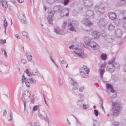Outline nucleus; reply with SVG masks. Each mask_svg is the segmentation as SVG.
Returning a JSON list of instances; mask_svg holds the SVG:
<instances>
[{
	"label": "nucleus",
	"mask_w": 126,
	"mask_h": 126,
	"mask_svg": "<svg viewBox=\"0 0 126 126\" xmlns=\"http://www.w3.org/2000/svg\"><path fill=\"white\" fill-rule=\"evenodd\" d=\"M28 80L31 81L32 83L35 82H36V80L33 79L32 78H29V79Z\"/></svg>",
	"instance_id": "obj_49"
},
{
	"label": "nucleus",
	"mask_w": 126,
	"mask_h": 126,
	"mask_svg": "<svg viewBox=\"0 0 126 126\" xmlns=\"http://www.w3.org/2000/svg\"><path fill=\"white\" fill-rule=\"evenodd\" d=\"M62 63L63 64H65L66 63V62L63 60L62 61Z\"/></svg>",
	"instance_id": "obj_59"
},
{
	"label": "nucleus",
	"mask_w": 126,
	"mask_h": 126,
	"mask_svg": "<svg viewBox=\"0 0 126 126\" xmlns=\"http://www.w3.org/2000/svg\"><path fill=\"white\" fill-rule=\"evenodd\" d=\"M47 1L48 3L52 4L55 1V0H47Z\"/></svg>",
	"instance_id": "obj_40"
},
{
	"label": "nucleus",
	"mask_w": 126,
	"mask_h": 126,
	"mask_svg": "<svg viewBox=\"0 0 126 126\" xmlns=\"http://www.w3.org/2000/svg\"><path fill=\"white\" fill-rule=\"evenodd\" d=\"M73 58L74 59H78L77 57L75 55H73Z\"/></svg>",
	"instance_id": "obj_57"
},
{
	"label": "nucleus",
	"mask_w": 126,
	"mask_h": 126,
	"mask_svg": "<svg viewBox=\"0 0 126 126\" xmlns=\"http://www.w3.org/2000/svg\"><path fill=\"white\" fill-rule=\"evenodd\" d=\"M94 9L96 13L98 15L102 14L105 11L104 6L102 4L100 5L97 4L96 5Z\"/></svg>",
	"instance_id": "obj_3"
},
{
	"label": "nucleus",
	"mask_w": 126,
	"mask_h": 126,
	"mask_svg": "<svg viewBox=\"0 0 126 126\" xmlns=\"http://www.w3.org/2000/svg\"><path fill=\"white\" fill-rule=\"evenodd\" d=\"M54 32L57 34H65L64 32L61 31L60 29L58 27H57L54 29Z\"/></svg>",
	"instance_id": "obj_19"
},
{
	"label": "nucleus",
	"mask_w": 126,
	"mask_h": 126,
	"mask_svg": "<svg viewBox=\"0 0 126 126\" xmlns=\"http://www.w3.org/2000/svg\"><path fill=\"white\" fill-rule=\"evenodd\" d=\"M69 0H63V3L64 5H67L69 2Z\"/></svg>",
	"instance_id": "obj_37"
},
{
	"label": "nucleus",
	"mask_w": 126,
	"mask_h": 126,
	"mask_svg": "<svg viewBox=\"0 0 126 126\" xmlns=\"http://www.w3.org/2000/svg\"><path fill=\"white\" fill-rule=\"evenodd\" d=\"M83 102V100H79L77 102V105L79 106H81L82 104V103Z\"/></svg>",
	"instance_id": "obj_35"
},
{
	"label": "nucleus",
	"mask_w": 126,
	"mask_h": 126,
	"mask_svg": "<svg viewBox=\"0 0 126 126\" xmlns=\"http://www.w3.org/2000/svg\"><path fill=\"white\" fill-rule=\"evenodd\" d=\"M8 24L7 21L6 20V18H4V20L3 21V25L4 26V27L6 28L7 27Z\"/></svg>",
	"instance_id": "obj_36"
},
{
	"label": "nucleus",
	"mask_w": 126,
	"mask_h": 126,
	"mask_svg": "<svg viewBox=\"0 0 126 126\" xmlns=\"http://www.w3.org/2000/svg\"><path fill=\"white\" fill-rule=\"evenodd\" d=\"M84 5L87 7H89L93 4L92 0H82Z\"/></svg>",
	"instance_id": "obj_10"
},
{
	"label": "nucleus",
	"mask_w": 126,
	"mask_h": 126,
	"mask_svg": "<svg viewBox=\"0 0 126 126\" xmlns=\"http://www.w3.org/2000/svg\"><path fill=\"white\" fill-rule=\"evenodd\" d=\"M101 101L102 103L101 104V107L102 108V110H103L104 111H105L104 108V107H103V101L102 100H101Z\"/></svg>",
	"instance_id": "obj_51"
},
{
	"label": "nucleus",
	"mask_w": 126,
	"mask_h": 126,
	"mask_svg": "<svg viewBox=\"0 0 126 126\" xmlns=\"http://www.w3.org/2000/svg\"><path fill=\"white\" fill-rule=\"evenodd\" d=\"M102 60H105L107 58V55L105 54H102L101 56Z\"/></svg>",
	"instance_id": "obj_32"
},
{
	"label": "nucleus",
	"mask_w": 126,
	"mask_h": 126,
	"mask_svg": "<svg viewBox=\"0 0 126 126\" xmlns=\"http://www.w3.org/2000/svg\"><path fill=\"white\" fill-rule=\"evenodd\" d=\"M4 56L5 57H7V54L5 50H4Z\"/></svg>",
	"instance_id": "obj_58"
},
{
	"label": "nucleus",
	"mask_w": 126,
	"mask_h": 126,
	"mask_svg": "<svg viewBox=\"0 0 126 126\" xmlns=\"http://www.w3.org/2000/svg\"><path fill=\"white\" fill-rule=\"evenodd\" d=\"M123 33L121 29H118L115 31V33L117 37H121Z\"/></svg>",
	"instance_id": "obj_18"
},
{
	"label": "nucleus",
	"mask_w": 126,
	"mask_h": 126,
	"mask_svg": "<svg viewBox=\"0 0 126 126\" xmlns=\"http://www.w3.org/2000/svg\"><path fill=\"white\" fill-rule=\"evenodd\" d=\"M79 96L81 98H82L84 97V95L82 94L79 93Z\"/></svg>",
	"instance_id": "obj_53"
},
{
	"label": "nucleus",
	"mask_w": 126,
	"mask_h": 126,
	"mask_svg": "<svg viewBox=\"0 0 126 126\" xmlns=\"http://www.w3.org/2000/svg\"><path fill=\"white\" fill-rule=\"evenodd\" d=\"M20 21L22 23H26L27 20L26 19V18H25L24 19H23L22 18V19H20Z\"/></svg>",
	"instance_id": "obj_44"
},
{
	"label": "nucleus",
	"mask_w": 126,
	"mask_h": 126,
	"mask_svg": "<svg viewBox=\"0 0 126 126\" xmlns=\"http://www.w3.org/2000/svg\"><path fill=\"white\" fill-rule=\"evenodd\" d=\"M120 13L123 15V20L125 22L126 21V12L125 10H121Z\"/></svg>",
	"instance_id": "obj_22"
},
{
	"label": "nucleus",
	"mask_w": 126,
	"mask_h": 126,
	"mask_svg": "<svg viewBox=\"0 0 126 126\" xmlns=\"http://www.w3.org/2000/svg\"><path fill=\"white\" fill-rule=\"evenodd\" d=\"M82 22L83 24L88 26H90L92 25V23L90 20L87 18L83 19L82 21Z\"/></svg>",
	"instance_id": "obj_13"
},
{
	"label": "nucleus",
	"mask_w": 126,
	"mask_h": 126,
	"mask_svg": "<svg viewBox=\"0 0 126 126\" xmlns=\"http://www.w3.org/2000/svg\"><path fill=\"white\" fill-rule=\"evenodd\" d=\"M21 62L25 64L27 63V62L25 59H22L21 60Z\"/></svg>",
	"instance_id": "obj_46"
},
{
	"label": "nucleus",
	"mask_w": 126,
	"mask_h": 126,
	"mask_svg": "<svg viewBox=\"0 0 126 126\" xmlns=\"http://www.w3.org/2000/svg\"><path fill=\"white\" fill-rule=\"evenodd\" d=\"M92 35L94 38H98L100 35L99 33L96 31H93L92 32Z\"/></svg>",
	"instance_id": "obj_20"
},
{
	"label": "nucleus",
	"mask_w": 126,
	"mask_h": 126,
	"mask_svg": "<svg viewBox=\"0 0 126 126\" xmlns=\"http://www.w3.org/2000/svg\"><path fill=\"white\" fill-rule=\"evenodd\" d=\"M54 10L53 11L54 12H57L58 13H60L61 12V10L62 9L61 7L59 5L56 6L54 7Z\"/></svg>",
	"instance_id": "obj_21"
},
{
	"label": "nucleus",
	"mask_w": 126,
	"mask_h": 126,
	"mask_svg": "<svg viewBox=\"0 0 126 126\" xmlns=\"http://www.w3.org/2000/svg\"><path fill=\"white\" fill-rule=\"evenodd\" d=\"M115 28V26L111 23L109 24L108 26V29L110 31H112Z\"/></svg>",
	"instance_id": "obj_25"
},
{
	"label": "nucleus",
	"mask_w": 126,
	"mask_h": 126,
	"mask_svg": "<svg viewBox=\"0 0 126 126\" xmlns=\"http://www.w3.org/2000/svg\"><path fill=\"white\" fill-rule=\"evenodd\" d=\"M124 71L126 72V66H124Z\"/></svg>",
	"instance_id": "obj_63"
},
{
	"label": "nucleus",
	"mask_w": 126,
	"mask_h": 126,
	"mask_svg": "<svg viewBox=\"0 0 126 126\" xmlns=\"http://www.w3.org/2000/svg\"><path fill=\"white\" fill-rule=\"evenodd\" d=\"M119 123L116 121H114L112 124V126H119Z\"/></svg>",
	"instance_id": "obj_38"
},
{
	"label": "nucleus",
	"mask_w": 126,
	"mask_h": 126,
	"mask_svg": "<svg viewBox=\"0 0 126 126\" xmlns=\"http://www.w3.org/2000/svg\"><path fill=\"white\" fill-rule=\"evenodd\" d=\"M84 88L83 86L80 87L79 89V91L80 92H82L84 90Z\"/></svg>",
	"instance_id": "obj_50"
},
{
	"label": "nucleus",
	"mask_w": 126,
	"mask_h": 126,
	"mask_svg": "<svg viewBox=\"0 0 126 126\" xmlns=\"http://www.w3.org/2000/svg\"><path fill=\"white\" fill-rule=\"evenodd\" d=\"M109 17L110 19L113 20L116 18V16L114 13H109Z\"/></svg>",
	"instance_id": "obj_23"
},
{
	"label": "nucleus",
	"mask_w": 126,
	"mask_h": 126,
	"mask_svg": "<svg viewBox=\"0 0 126 126\" xmlns=\"http://www.w3.org/2000/svg\"><path fill=\"white\" fill-rule=\"evenodd\" d=\"M7 114L6 111V110H4L3 113V116H4L5 115Z\"/></svg>",
	"instance_id": "obj_54"
},
{
	"label": "nucleus",
	"mask_w": 126,
	"mask_h": 126,
	"mask_svg": "<svg viewBox=\"0 0 126 126\" xmlns=\"http://www.w3.org/2000/svg\"><path fill=\"white\" fill-rule=\"evenodd\" d=\"M93 124L94 126H100L99 123L96 120L94 121Z\"/></svg>",
	"instance_id": "obj_30"
},
{
	"label": "nucleus",
	"mask_w": 126,
	"mask_h": 126,
	"mask_svg": "<svg viewBox=\"0 0 126 126\" xmlns=\"http://www.w3.org/2000/svg\"><path fill=\"white\" fill-rule=\"evenodd\" d=\"M16 37L18 39H20V37L18 35L16 34L15 35Z\"/></svg>",
	"instance_id": "obj_60"
},
{
	"label": "nucleus",
	"mask_w": 126,
	"mask_h": 126,
	"mask_svg": "<svg viewBox=\"0 0 126 126\" xmlns=\"http://www.w3.org/2000/svg\"><path fill=\"white\" fill-rule=\"evenodd\" d=\"M1 3L3 7L5 8H6L8 6L7 2L6 1H1Z\"/></svg>",
	"instance_id": "obj_29"
},
{
	"label": "nucleus",
	"mask_w": 126,
	"mask_h": 126,
	"mask_svg": "<svg viewBox=\"0 0 126 126\" xmlns=\"http://www.w3.org/2000/svg\"><path fill=\"white\" fill-rule=\"evenodd\" d=\"M70 79L71 84L73 86L72 90L75 93L77 94L78 92V85L77 83L72 78H70Z\"/></svg>",
	"instance_id": "obj_4"
},
{
	"label": "nucleus",
	"mask_w": 126,
	"mask_h": 126,
	"mask_svg": "<svg viewBox=\"0 0 126 126\" xmlns=\"http://www.w3.org/2000/svg\"><path fill=\"white\" fill-rule=\"evenodd\" d=\"M17 0L18 2L20 3H22L24 1V0Z\"/></svg>",
	"instance_id": "obj_55"
},
{
	"label": "nucleus",
	"mask_w": 126,
	"mask_h": 126,
	"mask_svg": "<svg viewBox=\"0 0 126 126\" xmlns=\"http://www.w3.org/2000/svg\"><path fill=\"white\" fill-rule=\"evenodd\" d=\"M2 43L3 44H4V43H6V40L5 39L4 40H2Z\"/></svg>",
	"instance_id": "obj_56"
},
{
	"label": "nucleus",
	"mask_w": 126,
	"mask_h": 126,
	"mask_svg": "<svg viewBox=\"0 0 126 126\" xmlns=\"http://www.w3.org/2000/svg\"><path fill=\"white\" fill-rule=\"evenodd\" d=\"M26 56L28 61H30L32 59V57L31 55L29 54V53L28 52H27L26 53Z\"/></svg>",
	"instance_id": "obj_28"
},
{
	"label": "nucleus",
	"mask_w": 126,
	"mask_h": 126,
	"mask_svg": "<svg viewBox=\"0 0 126 126\" xmlns=\"http://www.w3.org/2000/svg\"><path fill=\"white\" fill-rule=\"evenodd\" d=\"M10 118H12V113L11 112L10 113Z\"/></svg>",
	"instance_id": "obj_64"
},
{
	"label": "nucleus",
	"mask_w": 126,
	"mask_h": 126,
	"mask_svg": "<svg viewBox=\"0 0 126 126\" xmlns=\"http://www.w3.org/2000/svg\"><path fill=\"white\" fill-rule=\"evenodd\" d=\"M80 75L82 77L84 78H87L88 77V75L86 74L85 72H86L85 71H82L81 70H80Z\"/></svg>",
	"instance_id": "obj_24"
},
{
	"label": "nucleus",
	"mask_w": 126,
	"mask_h": 126,
	"mask_svg": "<svg viewBox=\"0 0 126 126\" xmlns=\"http://www.w3.org/2000/svg\"><path fill=\"white\" fill-rule=\"evenodd\" d=\"M68 12V10L66 9H62L60 13V16L61 17H63L64 16H67L69 14L67 12Z\"/></svg>",
	"instance_id": "obj_15"
},
{
	"label": "nucleus",
	"mask_w": 126,
	"mask_h": 126,
	"mask_svg": "<svg viewBox=\"0 0 126 126\" xmlns=\"http://www.w3.org/2000/svg\"><path fill=\"white\" fill-rule=\"evenodd\" d=\"M75 21H72L69 23L68 25V30L71 31L76 32L75 28Z\"/></svg>",
	"instance_id": "obj_7"
},
{
	"label": "nucleus",
	"mask_w": 126,
	"mask_h": 126,
	"mask_svg": "<svg viewBox=\"0 0 126 126\" xmlns=\"http://www.w3.org/2000/svg\"><path fill=\"white\" fill-rule=\"evenodd\" d=\"M69 48L70 49H73L74 51L75 50V48L74 47V45H72L71 46H70L69 47Z\"/></svg>",
	"instance_id": "obj_47"
},
{
	"label": "nucleus",
	"mask_w": 126,
	"mask_h": 126,
	"mask_svg": "<svg viewBox=\"0 0 126 126\" xmlns=\"http://www.w3.org/2000/svg\"><path fill=\"white\" fill-rule=\"evenodd\" d=\"M50 59L52 61V62L53 63H54L55 62V61H54L52 59L51 57L50 56Z\"/></svg>",
	"instance_id": "obj_62"
},
{
	"label": "nucleus",
	"mask_w": 126,
	"mask_h": 126,
	"mask_svg": "<svg viewBox=\"0 0 126 126\" xmlns=\"http://www.w3.org/2000/svg\"><path fill=\"white\" fill-rule=\"evenodd\" d=\"M39 116L41 119H45L44 118L41 114H39Z\"/></svg>",
	"instance_id": "obj_52"
},
{
	"label": "nucleus",
	"mask_w": 126,
	"mask_h": 126,
	"mask_svg": "<svg viewBox=\"0 0 126 126\" xmlns=\"http://www.w3.org/2000/svg\"><path fill=\"white\" fill-rule=\"evenodd\" d=\"M107 88L108 89H110V92L109 93L110 95H111V93H113V95L111 96L112 97H114L116 96V94L115 93V91L113 89L112 85L109 83H107L106 84Z\"/></svg>",
	"instance_id": "obj_9"
},
{
	"label": "nucleus",
	"mask_w": 126,
	"mask_h": 126,
	"mask_svg": "<svg viewBox=\"0 0 126 126\" xmlns=\"http://www.w3.org/2000/svg\"><path fill=\"white\" fill-rule=\"evenodd\" d=\"M94 113L95 115L97 116L98 115V111L97 110H94Z\"/></svg>",
	"instance_id": "obj_43"
},
{
	"label": "nucleus",
	"mask_w": 126,
	"mask_h": 126,
	"mask_svg": "<svg viewBox=\"0 0 126 126\" xmlns=\"http://www.w3.org/2000/svg\"><path fill=\"white\" fill-rule=\"evenodd\" d=\"M67 22L66 21H64L63 22L62 25V28L63 29H65L67 26Z\"/></svg>",
	"instance_id": "obj_34"
},
{
	"label": "nucleus",
	"mask_w": 126,
	"mask_h": 126,
	"mask_svg": "<svg viewBox=\"0 0 126 126\" xmlns=\"http://www.w3.org/2000/svg\"><path fill=\"white\" fill-rule=\"evenodd\" d=\"M32 99L31 100V102L32 103H33L34 102V97L32 98Z\"/></svg>",
	"instance_id": "obj_61"
},
{
	"label": "nucleus",
	"mask_w": 126,
	"mask_h": 126,
	"mask_svg": "<svg viewBox=\"0 0 126 126\" xmlns=\"http://www.w3.org/2000/svg\"><path fill=\"white\" fill-rule=\"evenodd\" d=\"M38 109V106L36 105L34 106L33 108V111H36Z\"/></svg>",
	"instance_id": "obj_45"
},
{
	"label": "nucleus",
	"mask_w": 126,
	"mask_h": 126,
	"mask_svg": "<svg viewBox=\"0 0 126 126\" xmlns=\"http://www.w3.org/2000/svg\"><path fill=\"white\" fill-rule=\"evenodd\" d=\"M94 15L93 12L91 10L87 11L84 15L87 18H89L90 17L91 18L93 17Z\"/></svg>",
	"instance_id": "obj_12"
},
{
	"label": "nucleus",
	"mask_w": 126,
	"mask_h": 126,
	"mask_svg": "<svg viewBox=\"0 0 126 126\" xmlns=\"http://www.w3.org/2000/svg\"><path fill=\"white\" fill-rule=\"evenodd\" d=\"M83 108L84 109H86L88 108L89 106L88 104H83Z\"/></svg>",
	"instance_id": "obj_42"
},
{
	"label": "nucleus",
	"mask_w": 126,
	"mask_h": 126,
	"mask_svg": "<svg viewBox=\"0 0 126 126\" xmlns=\"http://www.w3.org/2000/svg\"><path fill=\"white\" fill-rule=\"evenodd\" d=\"M30 93L29 90H27L22 94L21 99L23 102L24 111L25 110L26 104L28 102L27 99L30 97Z\"/></svg>",
	"instance_id": "obj_2"
},
{
	"label": "nucleus",
	"mask_w": 126,
	"mask_h": 126,
	"mask_svg": "<svg viewBox=\"0 0 126 126\" xmlns=\"http://www.w3.org/2000/svg\"><path fill=\"white\" fill-rule=\"evenodd\" d=\"M112 108L113 110L112 114L114 116L117 117L118 115L121 108L120 104L118 102L112 101Z\"/></svg>",
	"instance_id": "obj_1"
},
{
	"label": "nucleus",
	"mask_w": 126,
	"mask_h": 126,
	"mask_svg": "<svg viewBox=\"0 0 126 126\" xmlns=\"http://www.w3.org/2000/svg\"><path fill=\"white\" fill-rule=\"evenodd\" d=\"M18 18L19 19H22V18L24 19L26 18L24 16V14L23 12L20 14Z\"/></svg>",
	"instance_id": "obj_27"
},
{
	"label": "nucleus",
	"mask_w": 126,
	"mask_h": 126,
	"mask_svg": "<svg viewBox=\"0 0 126 126\" xmlns=\"http://www.w3.org/2000/svg\"><path fill=\"white\" fill-rule=\"evenodd\" d=\"M113 66L115 68H116L117 69H119L120 68V65L117 63L113 64Z\"/></svg>",
	"instance_id": "obj_31"
},
{
	"label": "nucleus",
	"mask_w": 126,
	"mask_h": 126,
	"mask_svg": "<svg viewBox=\"0 0 126 126\" xmlns=\"http://www.w3.org/2000/svg\"><path fill=\"white\" fill-rule=\"evenodd\" d=\"M28 79L26 80V78L24 75H23L22 77L21 80L22 83L23 84L25 82V84L26 86L28 87H29L30 86V83L27 81Z\"/></svg>",
	"instance_id": "obj_16"
},
{
	"label": "nucleus",
	"mask_w": 126,
	"mask_h": 126,
	"mask_svg": "<svg viewBox=\"0 0 126 126\" xmlns=\"http://www.w3.org/2000/svg\"><path fill=\"white\" fill-rule=\"evenodd\" d=\"M80 70L86 71L87 74H88L89 72V70L87 68L86 66L85 65H83V67Z\"/></svg>",
	"instance_id": "obj_26"
},
{
	"label": "nucleus",
	"mask_w": 126,
	"mask_h": 126,
	"mask_svg": "<svg viewBox=\"0 0 126 126\" xmlns=\"http://www.w3.org/2000/svg\"><path fill=\"white\" fill-rule=\"evenodd\" d=\"M115 60V58H114L112 60L108 62V63H110L111 64H113V62H114Z\"/></svg>",
	"instance_id": "obj_41"
},
{
	"label": "nucleus",
	"mask_w": 126,
	"mask_h": 126,
	"mask_svg": "<svg viewBox=\"0 0 126 126\" xmlns=\"http://www.w3.org/2000/svg\"><path fill=\"white\" fill-rule=\"evenodd\" d=\"M113 67V64L108 63V66L106 67V69L110 72L112 73L114 70V68H112Z\"/></svg>",
	"instance_id": "obj_17"
},
{
	"label": "nucleus",
	"mask_w": 126,
	"mask_h": 126,
	"mask_svg": "<svg viewBox=\"0 0 126 126\" xmlns=\"http://www.w3.org/2000/svg\"><path fill=\"white\" fill-rule=\"evenodd\" d=\"M22 34L23 36H26V37H27V39H30L29 37H28V34L27 32L23 31L22 32Z\"/></svg>",
	"instance_id": "obj_33"
},
{
	"label": "nucleus",
	"mask_w": 126,
	"mask_h": 126,
	"mask_svg": "<svg viewBox=\"0 0 126 126\" xmlns=\"http://www.w3.org/2000/svg\"><path fill=\"white\" fill-rule=\"evenodd\" d=\"M74 53L80 57L82 59L86 58L87 56L83 53L82 49H79L77 47L76 48L74 51Z\"/></svg>",
	"instance_id": "obj_5"
},
{
	"label": "nucleus",
	"mask_w": 126,
	"mask_h": 126,
	"mask_svg": "<svg viewBox=\"0 0 126 126\" xmlns=\"http://www.w3.org/2000/svg\"><path fill=\"white\" fill-rule=\"evenodd\" d=\"M55 14L54 12L53 11H48V17H47V19L49 23L50 24L52 23V17H53Z\"/></svg>",
	"instance_id": "obj_8"
},
{
	"label": "nucleus",
	"mask_w": 126,
	"mask_h": 126,
	"mask_svg": "<svg viewBox=\"0 0 126 126\" xmlns=\"http://www.w3.org/2000/svg\"><path fill=\"white\" fill-rule=\"evenodd\" d=\"M105 64L104 63L101 65V69H99V71L100 72V77L102 79L103 78V75L105 72L104 68L105 66Z\"/></svg>",
	"instance_id": "obj_11"
},
{
	"label": "nucleus",
	"mask_w": 126,
	"mask_h": 126,
	"mask_svg": "<svg viewBox=\"0 0 126 126\" xmlns=\"http://www.w3.org/2000/svg\"><path fill=\"white\" fill-rule=\"evenodd\" d=\"M26 74L28 76H31V72L29 71L28 69H26Z\"/></svg>",
	"instance_id": "obj_39"
},
{
	"label": "nucleus",
	"mask_w": 126,
	"mask_h": 126,
	"mask_svg": "<svg viewBox=\"0 0 126 126\" xmlns=\"http://www.w3.org/2000/svg\"><path fill=\"white\" fill-rule=\"evenodd\" d=\"M120 3L122 5H124L126 3V0H120Z\"/></svg>",
	"instance_id": "obj_48"
},
{
	"label": "nucleus",
	"mask_w": 126,
	"mask_h": 126,
	"mask_svg": "<svg viewBox=\"0 0 126 126\" xmlns=\"http://www.w3.org/2000/svg\"><path fill=\"white\" fill-rule=\"evenodd\" d=\"M106 20L104 18H101L98 21V24L100 27H104L106 26L105 22Z\"/></svg>",
	"instance_id": "obj_14"
},
{
	"label": "nucleus",
	"mask_w": 126,
	"mask_h": 126,
	"mask_svg": "<svg viewBox=\"0 0 126 126\" xmlns=\"http://www.w3.org/2000/svg\"><path fill=\"white\" fill-rule=\"evenodd\" d=\"M85 43L87 45L89 46L94 49L97 50L99 48V46L98 45L91 41L89 42L86 41Z\"/></svg>",
	"instance_id": "obj_6"
}]
</instances>
